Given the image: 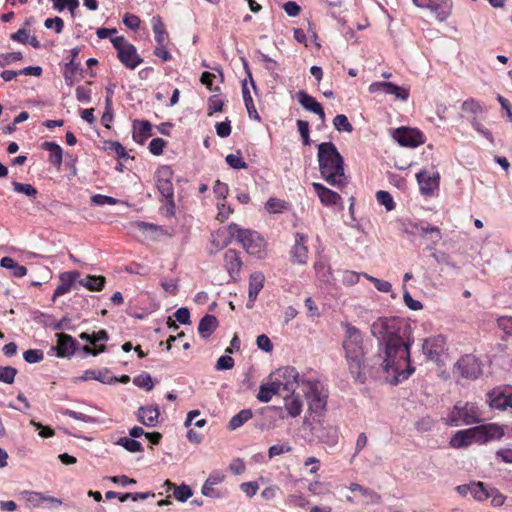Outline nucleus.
<instances>
[{"label": "nucleus", "instance_id": "09e8293b", "mask_svg": "<svg viewBox=\"0 0 512 512\" xmlns=\"http://www.w3.org/2000/svg\"><path fill=\"white\" fill-rule=\"evenodd\" d=\"M173 490L174 497L180 502H185L193 494L191 488L186 484L176 486Z\"/></svg>", "mask_w": 512, "mask_h": 512}, {"label": "nucleus", "instance_id": "69168bd1", "mask_svg": "<svg viewBox=\"0 0 512 512\" xmlns=\"http://www.w3.org/2000/svg\"><path fill=\"white\" fill-rule=\"evenodd\" d=\"M234 366V359L231 356H221L216 363L217 370H229Z\"/></svg>", "mask_w": 512, "mask_h": 512}, {"label": "nucleus", "instance_id": "8fccbe9b", "mask_svg": "<svg viewBox=\"0 0 512 512\" xmlns=\"http://www.w3.org/2000/svg\"><path fill=\"white\" fill-rule=\"evenodd\" d=\"M376 199L377 201L381 204V205H384L385 208L388 210V211H391L394 209L395 207V203L393 201V198L392 196L390 195L389 192L387 191H383V190H380L376 193Z\"/></svg>", "mask_w": 512, "mask_h": 512}, {"label": "nucleus", "instance_id": "2eb2a0df", "mask_svg": "<svg viewBox=\"0 0 512 512\" xmlns=\"http://www.w3.org/2000/svg\"><path fill=\"white\" fill-rule=\"evenodd\" d=\"M394 138L401 146L405 147H418L424 143L423 134L419 130L411 128H398Z\"/></svg>", "mask_w": 512, "mask_h": 512}, {"label": "nucleus", "instance_id": "7c9ffc66", "mask_svg": "<svg viewBox=\"0 0 512 512\" xmlns=\"http://www.w3.org/2000/svg\"><path fill=\"white\" fill-rule=\"evenodd\" d=\"M78 283L89 291H102L105 287L106 279L100 275H88L86 278L78 280Z\"/></svg>", "mask_w": 512, "mask_h": 512}, {"label": "nucleus", "instance_id": "f03ea898", "mask_svg": "<svg viewBox=\"0 0 512 512\" xmlns=\"http://www.w3.org/2000/svg\"><path fill=\"white\" fill-rule=\"evenodd\" d=\"M318 162L321 176L329 185L336 188L345 185L344 160L334 143L323 142L318 145Z\"/></svg>", "mask_w": 512, "mask_h": 512}, {"label": "nucleus", "instance_id": "b1692460", "mask_svg": "<svg viewBox=\"0 0 512 512\" xmlns=\"http://www.w3.org/2000/svg\"><path fill=\"white\" fill-rule=\"evenodd\" d=\"M78 271L64 272L60 275V284L54 291L53 297H59L70 291L72 285L79 278Z\"/></svg>", "mask_w": 512, "mask_h": 512}, {"label": "nucleus", "instance_id": "c03bdc74", "mask_svg": "<svg viewBox=\"0 0 512 512\" xmlns=\"http://www.w3.org/2000/svg\"><path fill=\"white\" fill-rule=\"evenodd\" d=\"M226 162L231 168H234V169H246L247 168V163L242 158L240 152L227 155Z\"/></svg>", "mask_w": 512, "mask_h": 512}, {"label": "nucleus", "instance_id": "20e7f679", "mask_svg": "<svg viewBox=\"0 0 512 512\" xmlns=\"http://www.w3.org/2000/svg\"><path fill=\"white\" fill-rule=\"evenodd\" d=\"M300 390L306 398L309 416L320 418L326 411L328 399V390L324 384L317 379L302 376Z\"/></svg>", "mask_w": 512, "mask_h": 512}, {"label": "nucleus", "instance_id": "bb28decb", "mask_svg": "<svg viewBox=\"0 0 512 512\" xmlns=\"http://www.w3.org/2000/svg\"><path fill=\"white\" fill-rule=\"evenodd\" d=\"M284 405L288 415L292 418L299 416L303 409L300 395L296 394V391L284 397Z\"/></svg>", "mask_w": 512, "mask_h": 512}, {"label": "nucleus", "instance_id": "5701e85b", "mask_svg": "<svg viewBox=\"0 0 512 512\" xmlns=\"http://www.w3.org/2000/svg\"><path fill=\"white\" fill-rule=\"evenodd\" d=\"M225 268L227 269L230 277L236 279L242 266V261L239 254L232 249H229L224 254Z\"/></svg>", "mask_w": 512, "mask_h": 512}, {"label": "nucleus", "instance_id": "052dcab7", "mask_svg": "<svg viewBox=\"0 0 512 512\" xmlns=\"http://www.w3.org/2000/svg\"><path fill=\"white\" fill-rule=\"evenodd\" d=\"M47 29L55 28V32L60 34L64 27V22L60 17L48 18L44 22Z\"/></svg>", "mask_w": 512, "mask_h": 512}, {"label": "nucleus", "instance_id": "0eeeda50", "mask_svg": "<svg viewBox=\"0 0 512 512\" xmlns=\"http://www.w3.org/2000/svg\"><path fill=\"white\" fill-rule=\"evenodd\" d=\"M173 175L174 173L170 166L162 165L156 170L154 176L157 189L166 201V214L168 216H173L175 213Z\"/></svg>", "mask_w": 512, "mask_h": 512}, {"label": "nucleus", "instance_id": "e2e57ef3", "mask_svg": "<svg viewBox=\"0 0 512 512\" xmlns=\"http://www.w3.org/2000/svg\"><path fill=\"white\" fill-rule=\"evenodd\" d=\"M140 22V18L134 14L126 13L123 17V23L131 30L138 29Z\"/></svg>", "mask_w": 512, "mask_h": 512}, {"label": "nucleus", "instance_id": "a878e982", "mask_svg": "<svg viewBox=\"0 0 512 512\" xmlns=\"http://www.w3.org/2000/svg\"><path fill=\"white\" fill-rule=\"evenodd\" d=\"M41 148L49 152L48 162L59 169L62 165V148L57 143L51 141L43 142Z\"/></svg>", "mask_w": 512, "mask_h": 512}, {"label": "nucleus", "instance_id": "aec40b11", "mask_svg": "<svg viewBox=\"0 0 512 512\" xmlns=\"http://www.w3.org/2000/svg\"><path fill=\"white\" fill-rule=\"evenodd\" d=\"M297 99L301 106L319 116L322 122L325 121V112L322 105L304 90L297 92Z\"/></svg>", "mask_w": 512, "mask_h": 512}, {"label": "nucleus", "instance_id": "4468645a", "mask_svg": "<svg viewBox=\"0 0 512 512\" xmlns=\"http://www.w3.org/2000/svg\"><path fill=\"white\" fill-rule=\"evenodd\" d=\"M491 408L505 410L512 408V387L494 389L487 394Z\"/></svg>", "mask_w": 512, "mask_h": 512}, {"label": "nucleus", "instance_id": "c756f323", "mask_svg": "<svg viewBox=\"0 0 512 512\" xmlns=\"http://www.w3.org/2000/svg\"><path fill=\"white\" fill-rule=\"evenodd\" d=\"M79 52H80L79 48H77V47L73 48L70 52L71 59L65 65L64 78L68 85L73 84V77H74L75 73L79 70L80 63L75 62V59L78 56Z\"/></svg>", "mask_w": 512, "mask_h": 512}, {"label": "nucleus", "instance_id": "49530a36", "mask_svg": "<svg viewBox=\"0 0 512 512\" xmlns=\"http://www.w3.org/2000/svg\"><path fill=\"white\" fill-rule=\"evenodd\" d=\"M133 383L140 388L146 389L147 391L152 390L154 387L152 377L148 373H142L138 375L133 379Z\"/></svg>", "mask_w": 512, "mask_h": 512}, {"label": "nucleus", "instance_id": "6ab92c4d", "mask_svg": "<svg viewBox=\"0 0 512 512\" xmlns=\"http://www.w3.org/2000/svg\"><path fill=\"white\" fill-rule=\"evenodd\" d=\"M78 344L75 339L64 333L57 334L56 354L58 357H68L74 354Z\"/></svg>", "mask_w": 512, "mask_h": 512}, {"label": "nucleus", "instance_id": "2f4dec72", "mask_svg": "<svg viewBox=\"0 0 512 512\" xmlns=\"http://www.w3.org/2000/svg\"><path fill=\"white\" fill-rule=\"evenodd\" d=\"M152 29L158 45L163 46L168 38L165 26L160 16H153L151 19Z\"/></svg>", "mask_w": 512, "mask_h": 512}, {"label": "nucleus", "instance_id": "13d9d810", "mask_svg": "<svg viewBox=\"0 0 512 512\" xmlns=\"http://www.w3.org/2000/svg\"><path fill=\"white\" fill-rule=\"evenodd\" d=\"M433 425H434V420L430 416H425V417H422L421 419H419L415 423V428L419 432H427L432 429Z\"/></svg>", "mask_w": 512, "mask_h": 512}, {"label": "nucleus", "instance_id": "3c124183", "mask_svg": "<svg viewBox=\"0 0 512 512\" xmlns=\"http://www.w3.org/2000/svg\"><path fill=\"white\" fill-rule=\"evenodd\" d=\"M22 496L27 502L31 503L34 507H38L42 503H44V494L40 492L24 491L22 492Z\"/></svg>", "mask_w": 512, "mask_h": 512}, {"label": "nucleus", "instance_id": "72a5a7b5", "mask_svg": "<svg viewBox=\"0 0 512 512\" xmlns=\"http://www.w3.org/2000/svg\"><path fill=\"white\" fill-rule=\"evenodd\" d=\"M252 417H253V412L251 409H243L230 419V421L227 425V428L230 431H234V430L240 428L241 426H243Z\"/></svg>", "mask_w": 512, "mask_h": 512}, {"label": "nucleus", "instance_id": "a18cd8bd", "mask_svg": "<svg viewBox=\"0 0 512 512\" xmlns=\"http://www.w3.org/2000/svg\"><path fill=\"white\" fill-rule=\"evenodd\" d=\"M17 369L12 366H0V381L6 384L14 382Z\"/></svg>", "mask_w": 512, "mask_h": 512}, {"label": "nucleus", "instance_id": "680f3d73", "mask_svg": "<svg viewBox=\"0 0 512 512\" xmlns=\"http://www.w3.org/2000/svg\"><path fill=\"white\" fill-rule=\"evenodd\" d=\"M471 125L472 127L477 131L479 132L480 134H482L485 138H487L490 142H493V136H492V133L484 128V126L477 120V118L475 117H472L471 120Z\"/></svg>", "mask_w": 512, "mask_h": 512}, {"label": "nucleus", "instance_id": "9d476101", "mask_svg": "<svg viewBox=\"0 0 512 512\" xmlns=\"http://www.w3.org/2000/svg\"><path fill=\"white\" fill-rule=\"evenodd\" d=\"M279 389L288 393H294L297 388H301V379L296 368L291 366L281 367L270 375Z\"/></svg>", "mask_w": 512, "mask_h": 512}, {"label": "nucleus", "instance_id": "5fc2aeb1", "mask_svg": "<svg viewBox=\"0 0 512 512\" xmlns=\"http://www.w3.org/2000/svg\"><path fill=\"white\" fill-rule=\"evenodd\" d=\"M298 131L301 135L304 145H310L311 140L309 136V124L304 120H297Z\"/></svg>", "mask_w": 512, "mask_h": 512}, {"label": "nucleus", "instance_id": "37998d69", "mask_svg": "<svg viewBox=\"0 0 512 512\" xmlns=\"http://www.w3.org/2000/svg\"><path fill=\"white\" fill-rule=\"evenodd\" d=\"M12 185L15 192L23 193L32 199L37 197V189L31 184H24L14 181Z\"/></svg>", "mask_w": 512, "mask_h": 512}, {"label": "nucleus", "instance_id": "f257e3e1", "mask_svg": "<svg viewBox=\"0 0 512 512\" xmlns=\"http://www.w3.org/2000/svg\"><path fill=\"white\" fill-rule=\"evenodd\" d=\"M404 322L396 317H380L371 324V334L384 345L385 358L380 355L373 359V365L386 374L391 384L407 379L414 368L410 364L409 343L403 337Z\"/></svg>", "mask_w": 512, "mask_h": 512}, {"label": "nucleus", "instance_id": "bf43d9fd", "mask_svg": "<svg viewBox=\"0 0 512 512\" xmlns=\"http://www.w3.org/2000/svg\"><path fill=\"white\" fill-rule=\"evenodd\" d=\"M166 145L165 140L162 138H154L149 143V151L153 155H161L163 153V149Z\"/></svg>", "mask_w": 512, "mask_h": 512}, {"label": "nucleus", "instance_id": "603ef678", "mask_svg": "<svg viewBox=\"0 0 512 512\" xmlns=\"http://www.w3.org/2000/svg\"><path fill=\"white\" fill-rule=\"evenodd\" d=\"M23 358L26 362L34 364L43 360L44 354L39 349H29L23 353Z\"/></svg>", "mask_w": 512, "mask_h": 512}, {"label": "nucleus", "instance_id": "f8f14e48", "mask_svg": "<svg viewBox=\"0 0 512 512\" xmlns=\"http://www.w3.org/2000/svg\"><path fill=\"white\" fill-rule=\"evenodd\" d=\"M457 370L467 379H477L482 374L479 360L474 355H464L457 362Z\"/></svg>", "mask_w": 512, "mask_h": 512}, {"label": "nucleus", "instance_id": "79ce46f5", "mask_svg": "<svg viewBox=\"0 0 512 512\" xmlns=\"http://www.w3.org/2000/svg\"><path fill=\"white\" fill-rule=\"evenodd\" d=\"M333 125L338 131H345L351 133L353 131V126L349 122L348 118L343 114H338L333 119Z\"/></svg>", "mask_w": 512, "mask_h": 512}, {"label": "nucleus", "instance_id": "c85d7f7f", "mask_svg": "<svg viewBox=\"0 0 512 512\" xmlns=\"http://www.w3.org/2000/svg\"><path fill=\"white\" fill-rule=\"evenodd\" d=\"M218 327V320L214 315L206 314L199 322L198 332L202 338H208Z\"/></svg>", "mask_w": 512, "mask_h": 512}, {"label": "nucleus", "instance_id": "0e129e2a", "mask_svg": "<svg viewBox=\"0 0 512 512\" xmlns=\"http://www.w3.org/2000/svg\"><path fill=\"white\" fill-rule=\"evenodd\" d=\"M256 344L259 349L265 352H271L273 350V344L265 334H261L257 337Z\"/></svg>", "mask_w": 512, "mask_h": 512}, {"label": "nucleus", "instance_id": "4be33fe9", "mask_svg": "<svg viewBox=\"0 0 512 512\" xmlns=\"http://www.w3.org/2000/svg\"><path fill=\"white\" fill-rule=\"evenodd\" d=\"M159 414L157 406H141L138 409L137 419L147 427H154L158 423Z\"/></svg>", "mask_w": 512, "mask_h": 512}, {"label": "nucleus", "instance_id": "774afa93", "mask_svg": "<svg viewBox=\"0 0 512 512\" xmlns=\"http://www.w3.org/2000/svg\"><path fill=\"white\" fill-rule=\"evenodd\" d=\"M498 326L505 334L512 336V317L499 318Z\"/></svg>", "mask_w": 512, "mask_h": 512}, {"label": "nucleus", "instance_id": "6e6552de", "mask_svg": "<svg viewBox=\"0 0 512 512\" xmlns=\"http://www.w3.org/2000/svg\"><path fill=\"white\" fill-rule=\"evenodd\" d=\"M481 421V411L473 402H457L448 416V424L451 426L471 425Z\"/></svg>", "mask_w": 512, "mask_h": 512}, {"label": "nucleus", "instance_id": "423d86ee", "mask_svg": "<svg viewBox=\"0 0 512 512\" xmlns=\"http://www.w3.org/2000/svg\"><path fill=\"white\" fill-rule=\"evenodd\" d=\"M229 235L236 239L250 255L263 258L266 254L265 241L256 231L242 229L238 224L231 223L228 226Z\"/></svg>", "mask_w": 512, "mask_h": 512}, {"label": "nucleus", "instance_id": "393cba45", "mask_svg": "<svg viewBox=\"0 0 512 512\" xmlns=\"http://www.w3.org/2000/svg\"><path fill=\"white\" fill-rule=\"evenodd\" d=\"M312 186L323 205H335L341 199L337 192L330 190L320 183H313Z\"/></svg>", "mask_w": 512, "mask_h": 512}, {"label": "nucleus", "instance_id": "864d4df0", "mask_svg": "<svg viewBox=\"0 0 512 512\" xmlns=\"http://www.w3.org/2000/svg\"><path fill=\"white\" fill-rule=\"evenodd\" d=\"M91 202L95 205L103 206V205H115L119 201L116 198H113L110 196L96 194L91 197Z\"/></svg>", "mask_w": 512, "mask_h": 512}, {"label": "nucleus", "instance_id": "f704fd0d", "mask_svg": "<svg viewBox=\"0 0 512 512\" xmlns=\"http://www.w3.org/2000/svg\"><path fill=\"white\" fill-rule=\"evenodd\" d=\"M0 265L3 268L12 270V275L15 277H23L27 274V268L23 265L16 263L10 257H3L0 261Z\"/></svg>", "mask_w": 512, "mask_h": 512}, {"label": "nucleus", "instance_id": "4d7b16f0", "mask_svg": "<svg viewBox=\"0 0 512 512\" xmlns=\"http://www.w3.org/2000/svg\"><path fill=\"white\" fill-rule=\"evenodd\" d=\"M21 52H10L1 54L0 66L5 67L13 62L20 61L22 59Z\"/></svg>", "mask_w": 512, "mask_h": 512}, {"label": "nucleus", "instance_id": "9b49d317", "mask_svg": "<svg viewBox=\"0 0 512 512\" xmlns=\"http://www.w3.org/2000/svg\"><path fill=\"white\" fill-rule=\"evenodd\" d=\"M420 8L429 9L440 22L445 21L452 13V0H413Z\"/></svg>", "mask_w": 512, "mask_h": 512}, {"label": "nucleus", "instance_id": "de8ad7c7", "mask_svg": "<svg viewBox=\"0 0 512 512\" xmlns=\"http://www.w3.org/2000/svg\"><path fill=\"white\" fill-rule=\"evenodd\" d=\"M363 276L369 280L370 282H372L375 286V288L380 291V292H384V293H387V292H390L391 289H392V285L390 282L388 281H385V280H381V279H378L376 277H373L367 273H363Z\"/></svg>", "mask_w": 512, "mask_h": 512}, {"label": "nucleus", "instance_id": "a211bd4d", "mask_svg": "<svg viewBox=\"0 0 512 512\" xmlns=\"http://www.w3.org/2000/svg\"><path fill=\"white\" fill-rule=\"evenodd\" d=\"M445 348V338L441 335L433 336L426 339L422 349L428 359H437Z\"/></svg>", "mask_w": 512, "mask_h": 512}, {"label": "nucleus", "instance_id": "e433bc0d", "mask_svg": "<svg viewBox=\"0 0 512 512\" xmlns=\"http://www.w3.org/2000/svg\"><path fill=\"white\" fill-rule=\"evenodd\" d=\"M265 208L269 213H281L288 210L289 203L285 200L271 197L267 200Z\"/></svg>", "mask_w": 512, "mask_h": 512}, {"label": "nucleus", "instance_id": "473e14b6", "mask_svg": "<svg viewBox=\"0 0 512 512\" xmlns=\"http://www.w3.org/2000/svg\"><path fill=\"white\" fill-rule=\"evenodd\" d=\"M280 392V389L279 387L277 386V384L274 382L273 379H271V381L267 384H262L260 386V389H259V392H258V395H257V399L261 402H269L272 397L276 394H278Z\"/></svg>", "mask_w": 512, "mask_h": 512}, {"label": "nucleus", "instance_id": "c9c22d12", "mask_svg": "<svg viewBox=\"0 0 512 512\" xmlns=\"http://www.w3.org/2000/svg\"><path fill=\"white\" fill-rule=\"evenodd\" d=\"M420 235L422 237H429V240L433 246L437 245L442 239L441 231L436 226H420Z\"/></svg>", "mask_w": 512, "mask_h": 512}, {"label": "nucleus", "instance_id": "39448f33", "mask_svg": "<svg viewBox=\"0 0 512 512\" xmlns=\"http://www.w3.org/2000/svg\"><path fill=\"white\" fill-rule=\"evenodd\" d=\"M503 429L496 424H485L458 431L451 439L452 447L460 448L473 442L485 443L491 439H499L503 436Z\"/></svg>", "mask_w": 512, "mask_h": 512}, {"label": "nucleus", "instance_id": "6e6d98bb", "mask_svg": "<svg viewBox=\"0 0 512 512\" xmlns=\"http://www.w3.org/2000/svg\"><path fill=\"white\" fill-rule=\"evenodd\" d=\"M291 450H292V447L287 443L286 444H275L269 448L268 456H269V458H274L275 456L290 452Z\"/></svg>", "mask_w": 512, "mask_h": 512}, {"label": "nucleus", "instance_id": "4c0bfd02", "mask_svg": "<svg viewBox=\"0 0 512 512\" xmlns=\"http://www.w3.org/2000/svg\"><path fill=\"white\" fill-rule=\"evenodd\" d=\"M116 444L124 447L127 451L131 453L141 452L143 450L142 444L132 438L129 437H121L116 441Z\"/></svg>", "mask_w": 512, "mask_h": 512}, {"label": "nucleus", "instance_id": "ddd939ff", "mask_svg": "<svg viewBox=\"0 0 512 512\" xmlns=\"http://www.w3.org/2000/svg\"><path fill=\"white\" fill-rule=\"evenodd\" d=\"M370 93L384 92L393 95L395 99L406 101L409 98V89L397 86L392 82H373L369 85Z\"/></svg>", "mask_w": 512, "mask_h": 512}, {"label": "nucleus", "instance_id": "ea45409f", "mask_svg": "<svg viewBox=\"0 0 512 512\" xmlns=\"http://www.w3.org/2000/svg\"><path fill=\"white\" fill-rule=\"evenodd\" d=\"M462 110L463 112L469 114L471 118H477V116L483 112V108L480 103L474 99H469L463 102Z\"/></svg>", "mask_w": 512, "mask_h": 512}, {"label": "nucleus", "instance_id": "f3484780", "mask_svg": "<svg viewBox=\"0 0 512 512\" xmlns=\"http://www.w3.org/2000/svg\"><path fill=\"white\" fill-rule=\"evenodd\" d=\"M308 241V236L297 232L295 234V243L291 249V258L292 262L296 264H306L308 260V248L306 243Z\"/></svg>", "mask_w": 512, "mask_h": 512}, {"label": "nucleus", "instance_id": "338daca9", "mask_svg": "<svg viewBox=\"0 0 512 512\" xmlns=\"http://www.w3.org/2000/svg\"><path fill=\"white\" fill-rule=\"evenodd\" d=\"M498 326L505 334L512 336V317L499 318Z\"/></svg>", "mask_w": 512, "mask_h": 512}, {"label": "nucleus", "instance_id": "cd10ccee", "mask_svg": "<svg viewBox=\"0 0 512 512\" xmlns=\"http://www.w3.org/2000/svg\"><path fill=\"white\" fill-rule=\"evenodd\" d=\"M133 128L135 130L133 133V138L139 143H143L152 135V125L147 120H134Z\"/></svg>", "mask_w": 512, "mask_h": 512}, {"label": "nucleus", "instance_id": "a19ab883", "mask_svg": "<svg viewBox=\"0 0 512 512\" xmlns=\"http://www.w3.org/2000/svg\"><path fill=\"white\" fill-rule=\"evenodd\" d=\"M349 489L352 492L358 491L359 494H361L363 496V498L366 499L367 501L373 502L375 499L379 498V496L377 495V493L374 490H372L370 488L363 487L357 483H351L349 486Z\"/></svg>", "mask_w": 512, "mask_h": 512}, {"label": "nucleus", "instance_id": "dca6fc26", "mask_svg": "<svg viewBox=\"0 0 512 512\" xmlns=\"http://www.w3.org/2000/svg\"><path fill=\"white\" fill-rule=\"evenodd\" d=\"M416 178L423 195L431 196L439 186V173H431L427 170H421L416 174Z\"/></svg>", "mask_w": 512, "mask_h": 512}, {"label": "nucleus", "instance_id": "1a4fd4ad", "mask_svg": "<svg viewBox=\"0 0 512 512\" xmlns=\"http://www.w3.org/2000/svg\"><path fill=\"white\" fill-rule=\"evenodd\" d=\"M114 48L117 50L119 61L128 69H135L142 63V58L137 54L135 46L126 41L123 36L111 39Z\"/></svg>", "mask_w": 512, "mask_h": 512}, {"label": "nucleus", "instance_id": "7ed1b4c3", "mask_svg": "<svg viewBox=\"0 0 512 512\" xmlns=\"http://www.w3.org/2000/svg\"><path fill=\"white\" fill-rule=\"evenodd\" d=\"M342 325L345 328L342 346L349 372L357 382L364 383L366 377L363 373L364 347L362 333L357 327L349 323Z\"/></svg>", "mask_w": 512, "mask_h": 512}, {"label": "nucleus", "instance_id": "58836bf2", "mask_svg": "<svg viewBox=\"0 0 512 512\" xmlns=\"http://www.w3.org/2000/svg\"><path fill=\"white\" fill-rule=\"evenodd\" d=\"M489 489L485 487L483 482H473L471 484V494L477 501H485L489 498Z\"/></svg>", "mask_w": 512, "mask_h": 512}, {"label": "nucleus", "instance_id": "412c9836", "mask_svg": "<svg viewBox=\"0 0 512 512\" xmlns=\"http://www.w3.org/2000/svg\"><path fill=\"white\" fill-rule=\"evenodd\" d=\"M265 277L262 272H254L249 277V300L247 303V308L251 309L253 307V303L256 300L258 293L262 290L264 286Z\"/></svg>", "mask_w": 512, "mask_h": 512}]
</instances>
